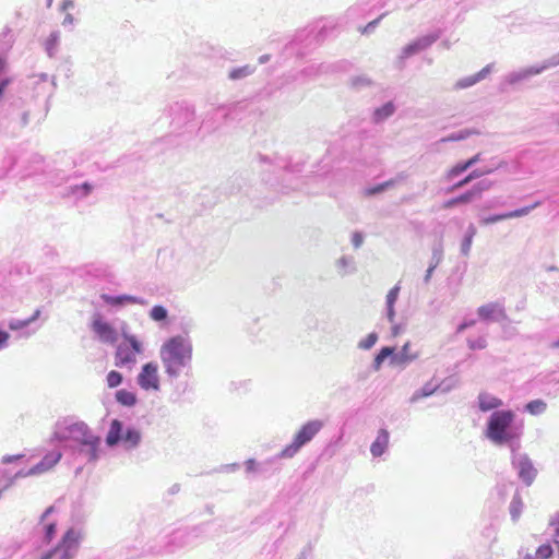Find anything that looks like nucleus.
I'll return each instance as SVG.
<instances>
[{
	"label": "nucleus",
	"mask_w": 559,
	"mask_h": 559,
	"mask_svg": "<svg viewBox=\"0 0 559 559\" xmlns=\"http://www.w3.org/2000/svg\"><path fill=\"white\" fill-rule=\"evenodd\" d=\"M485 435L495 445H507L510 451L520 450L523 423L516 421L512 409L495 411L487 419Z\"/></svg>",
	"instance_id": "f257e3e1"
},
{
	"label": "nucleus",
	"mask_w": 559,
	"mask_h": 559,
	"mask_svg": "<svg viewBox=\"0 0 559 559\" xmlns=\"http://www.w3.org/2000/svg\"><path fill=\"white\" fill-rule=\"evenodd\" d=\"M52 438L59 442H74L78 453L87 462L94 463L99 459L100 438L83 421L64 419L58 423Z\"/></svg>",
	"instance_id": "f03ea898"
},
{
	"label": "nucleus",
	"mask_w": 559,
	"mask_h": 559,
	"mask_svg": "<svg viewBox=\"0 0 559 559\" xmlns=\"http://www.w3.org/2000/svg\"><path fill=\"white\" fill-rule=\"evenodd\" d=\"M159 357L165 373L177 379L185 369L191 368L192 343L182 335L171 336L162 345Z\"/></svg>",
	"instance_id": "7ed1b4c3"
},
{
	"label": "nucleus",
	"mask_w": 559,
	"mask_h": 559,
	"mask_svg": "<svg viewBox=\"0 0 559 559\" xmlns=\"http://www.w3.org/2000/svg\"><path fill=\"white\" fill-rule=\"evenodd\" d=\"M142 441V432L132 425H124L119 419H112L106 435L105 442L107 447L115 448L119 444L126 451L135 450Z\"/></svg>",
	"instance_id": "20e7f679"
},
{
	"label": "nucleus",
	"mask_w": 559,
	"mask_h": 559,
	"mask_svg": "<svg viewBox=\"0 0 559 559\" xmlns=\"http://www.w3.org/2000/svg\"><path fill=\"white\" fill-rule=\"evenodd\" d=\"M84 533L81 528L70 527L59 543L44 552L39 559H74L79 552Z\"/></svg>",
	"instance_id": "39448f33"
},
{
	"label": "nucleus",
	"mask_w": 559,
	"mask_h": 559,
	"mask_svg": "<svg viewBox=\"0 0 559 559\" xmlns=\"http://www.w3.org/2000/svg\"><path fill=\"white\" fill-rule=\"evenodd\" d=\"M324 424L320 419H313L307 421L296 432L292 443L286 445L281 452L280 456L292 459L294 457L302 447L308 444L323 428Z\"/></svg>",
	"instance_id": "423d86ee"
},
{
	"label": "nucleus",
	"mask_w": 559,
	"mask_h": 559,
	"mask_svg": "<svg viewBox=\"0 0 559 559\" xmlns=\"http://www.w3.org/2000/svg\"><path fill=\"white\" fill-rule=\"evenodd\" d=\"M123 342H121L116 349L115 365L117 367L132 366L135 364V355L143 353V345L135 335L122 329L121 333Z\"/></svg>",
	"instance_id": "0eeeda50"
},
{
	"label": "nucleus",
	"mask_w": 559,
	"mask_h": 559,
	"mask_svg": "<svg viewBox=\"0 0 559 559\" xmlns=\"http://www.w3.org/2000/svg\"><path fill=\"white\" fill-rule=\"evenodd\" d=\"M510 452L511 465L516 471L518 477L523 484L531 486L537 476V469L534 467L532 460L526 453H521L520 450Z\"/></svg>",
	"instance_id": "6e6552de"
},
{
	"label": "nucleus",
	"mask_w": 559,
	"mask_h": 559,
	"mask_svg": "<svg viewBox=\"0 0 559 559\" xmlns=\"http://www.w3.org/2000/svg\"><path fill=\"white\" fill-rule=\"evenodd\" d=\"M201 533H203V526H194L190 530H178L174 532L166 546V552L171 554L179 548L191 545Z\"/></svg>",
	"instance_id": "1a4fd4ad"
},
{
	"label": "nucleus",
	"mask_w": 559,
	"mask_h": 559,
	"mask_svg": "<svg viewBox=\"0 0 559 559\" xmlns=\"http://www.w3.org/2000/svg\"><path fill=\"white\" fill-rule=\"evenodd\" d=\"M91 329L103 343L112 345L118 341L116 329L110 323L104 321L99 313L93 316Z\"/></svg>",
	"instance_id": "9d476101"
},
{
	"label": "nucleus",
	"mask_w": 559,
	"mask_h": 559,
	"mask_svg": "<svg viewBox=\"0 0 559 559\" xmlns=\"http://www.w3.org/2000/svg\"><path fill=\"white\" fill-rule=\"evenodd\" d=\"M283 459L280 453L269 457L262 462H257L254 459H248L245 462V469L248 475H271L280 471L278 466H275L278 460Z\"/></svg>",
	"instance_id": "9b49d317"
},
{
	"label": "nucleus",
	"mask_w": 559,
	"mask_h": 559,
	"mask_svg": "<svg viewBox=\"0 0 559 559\" xmlns=\"http://www.w3.org/2000/svg\"><path fill=\"white\" fill-rule=\"evenodd\" d=\"M171 123L176 128H181L193 121L195 112L193 106L187 102H177L169 107Z\"/></svg>",
	"instance_id": "f8f14e48"
},
{
	"label": "nucleus",
	"mask_w": 559,
	"mask_h": 559,
	"mask_svg": "<svg viewBox=\"0 0 559 559\" xmlns=\"http://www.w3.org/2000/svg\"><path fill=\"white\" fill-rule=\"evenodd\" d=\"M138 384L146 391L159 389L158 366L156 362L150 361L142 366L138 376Z\"/></svg>",
	"instance_id": "ddd939ff"
},
{
	"label": "nucleus",
	"mask_w": 559,
	"mask_h": 559,
	"mask_svg": "<svg viewBox=\"0 0 559 559\" xmlns=\"http://www.w3.org/2000/svg\"><path fill=\"white\" fill-rule=\"evenodd\" d=\"M540 204H542V202L537 201V202L533 203L532 205L523 206L521 209H516V210H513L510 212L498 213V214H492V215H489L486 217H480L479 222L481 225H491V224H495V223H498L501 221H506V219L523 217V216L530 214L533 210L538 207Z\"/></svg>",
	"instance_id": "4468645a"
},
{
	"label": "nucleus",
	"mask_w": 559,
	"mask_h": 559,
	"mask_svg": "<svg viewBox=\"0 0 559 559\" xmlns=\"http://www.w3.org/2000/svg\"><path fill=\"white\" fill-rule=\"evenodd\" d=\"M477 314L480 320L500 322L508 319L506 309L502 302L493 301L480 306L477 309Z\"/></svg>",
	"instance_id": "2eb2a0df"
},
{
	"label": "nucleus",
	"mask_w": 559,
	"mask_h": 559,
	"mask_svg": "<svg viewBox=\"0 0 559 559\" xmlns=\"http://www.w3.org/2000/svg\"><path fill=\"white\" fill-rule=\"evenodd\" d=\"M100 299L105 304L112 306V307H123L128 304L141 305V306L147 305V301L144 298L138 297V296H132V295H127V294L117 295V296L109 295V294H102Z\"/></svg>",
	"instance_id": "dca6fc26"
},
{
	"label": "nucleus",
	"mask_w": 559,
	"mask_h": 559,
	"mask_svg": "<svg viewBox=\"0 0 559 559\" xmlns=\"http://www.w3.org/2000/svg\"><path fill=\"white\" fill-rule=\"evenodd\" d=\"M40 316V310L37 309L29 318L21 320V319H11L8 322V326L12 331H20L21 337H29L32 334H34L37 330L35 329H28L29 325L35 322Z\"/></svg>",
	"instance_id": "f3484780"
},
{
	"label": "nucleus",
	"mask_w": 559,
	"mask_h": 559,
	"mask_svg": "<svg viewBox=\"0 0 559 559\" xmlns=\"http://www.w3.org/2000/svg\"><path fill=\"white\" fill-rule=\"evenodd\" d=\"M538 74H542V73H540V69L538 68L537 64L526 67V68L508 73L504 76L502 84L516 85V84H519L523 81H527L530 78H532L534 75H538Z\"/></svg>",
	"instance_id": "a211bd4d"
},
{
	"label": "nucleus",
	"mask_w": 559,
	"mask_h": 559,
	"mask_svg": "<svg viewBox=\"0 0 559 559\" xmlns=\"http://www.w3.org/2000/svg\"><path fill=\"white\" fill-rule=\"evenodd\" d=\"M390 433L382 428L378 431L374 441L371 443L370 453L373 457H380L385 453L389 447Z\"/></svg>",
	"instance_id": "6ab92c4d"
},
{
	"label": "nucleus",
	"mask_w": 559,
	"mask_h": 559,
	"mask_svg": "<svg viewBox=\"0 0 559 559\" xmlns=\"http://www.w3.org/2000/svg\"><path fill=\"white\" fill-rule=\"evenodd\" d=\"M503 406V401L499 397H496L487 392H481L478 394V407L481 412L489 411H500L499 408Z\"/></svg>",
	"instance_id": "aec40b11"
},
{
	"label": "nucleus",
	"mask_w": 559,
	"mask_h": 559,
	"mask_svg": "<svg viewBox=\"0 0 559 559\" xmlns=\"http://www.w3.org/2000/svg\"><path fill=\"white\" fill-rule=\"evenodd\" d=\"M400 292H401V286H400V283H397L389 290V293L386 294V297H385V316L390 323H394V320H395L394 306L399 298Z\"/></svg>",
	"instance_id": "412c9836"
},
{
	"label": "nucleus",
	"mask_w": 559,
	"mask_h": 559,
	"mask_svg": "<svg viewBox=\"0 0 559 559\" xmlns=\"http://www.w3.org/2000/svg\"><path fill=\"white\" fill-rule=\"evenodd\" d=\"M55 512V507L50 506L48 507L44 513L40 515L39 523L43 524V531H44V539L49 543L56 535L57 532V523L53 522H47V518Z\"/></svg>",
	"instance_id": "4be33fe9"
},
{
	"label": "nucleus",
	"mask_w": 559,
	"mask_h": 559,
	"mask_svg": "<svg viewBox=\"0 0 559 559\" xmlns=\"http://www.w3.org/2000/svg\"><path fill=\"white\" fill-rule=\"evenodd\" d=\"M477 234V228L473 223H469L463 234L461 243H460V253L463 257H468L471 253L472 245L474 237Z\"/></svg>",
	"instance_id": "5701e85b"
},
{
	"label": "nucleus",
	"mask_w": 559,
	"mask_h": 559,
	"mask_svg": "<svg viewBox=\"0 0 559 559\" xmlns=\"http://www.w3.org/2000/svg\"><path fill=\"white\" fill-rule=\"evenodd\" d=\"M417 358V354L409 353V344L406 343L403 345L399 353L392 354L391 364L396 366H406L409 362L414 361Z\"/></svg>",
	"instance_id": "b1692460"
},
{
	"label": "nucleus",
	"mask_w": 559,
	"mask_h": 559,
	"mask_svg": "<svg viewBox=\"0 0 559 559\" xmlns=\"http://www.w3.org/2000/svg\"><path fill=\"white\" fill-rule=\"evenodd\" d=\"M405 178H406V176L404 174H400V175H397L396 178H392L384 182L378 183L373 187L367 188L365 193L368 197L377 195V194L382 193V192L386 191L388 189L394 187L397 182L404 180Z\"/></svg>",
	"instance_id": "393cba45"
},
{
	"label": "nucleus",
	"mask_w": 559,
	"mask_h": 559,
	"mask_svg": "<svg viewBox=\"0 0 559 559\" xmlns=\"http://www.w3.org/2000/svg\"><path fill=\"white\" fill-rule=\"evenodd\" d=\"M441 35L442 31L436 29L429 34L423 35L414 39L413 41L415 43L417 49H419V51L421 52L431 47L441 37Z\"/></svg>",
	"instance_id": "a878e982"
},
{
	"label": "nucleus",
	"mask_w": 559,
	"mask_h": 559,
	"mask_svg": "<svg viewBox=\"0 0 559 559\" xmlns=\"http://www.w3.org/2000/svg\"><path fill=\"white\" fill-rule=\"evenodd\" d=\"M396 110V107L393 102H386L382 106L374 109L372 115V121L374 123H381L382 121L386 120L389 117H391Z\"/></svg>",
	"instance_id": "bb28decb"
},
{
	"label": "nucleus",
	"mask_w": 559,
	"mask_h": 559,
	"mask_svg": "<svg viewBox=\"0 0 559 559\" xmlns=\"http://www.w3.org/2000/svg\"><path fill=\"white\" fill-rule=\"evenodd\" d=\"M60 32L53 31L45 41V51L49 58L56 57L60 45Z\"/></svg>",
	"instance_id": "cd10ccee"
},
{
	"label": "nucleus",
	"mask_w": 559,
	"mask_h": 559,
	"mask_svg": "<svg viewBox=\"0 0 559 559\" xmlns=\"http://www.w3.org/2000/svg\"><path fill=\"white\" fill-rule=\"evenodd\" d=\"M439 390L438 384L432 383V381H429L425 383L420 389L416 390L412 397L411 402L416 403L420 399L431 396L433 393H436Z\"/></svg>",
	"instance_id": "c85d7f7f"
},
{
	"label": "nucleus",
	"mask_w": 559,
	"mask_h": 559,
	"mask_svg": "<svg viewBox=\"0 0 559 559\" xmlns=\"http://www.w3.org/2000/svg\"><path fill=\"white\" fill-rule=\"evenodd\" d=\"M523 508H524V504H523L522 498H521L519 491H516L514 493V496L510 502V507H509L510 516L513 522H516L520 519Z\"/></svg>",
	"instance_id": "c756f323"
},
{
	"label": "nucleus",
	"mask_w": 559,
	"mask_h": 559,
	"mask_svg": "<svg viewBox=\"0 0 559 559\" xmlns=\"http://www.w3.org/2000/svg\"><path fill=\"white\" fill-rule=\"evenodd\" d=\"M547 409V403L544 400L536 399L525 404L524 411L533 416H539Z\"/></svg>",
	"instance_id": "7c9ffc66"
},
{
	"label": "nucleus",
	"mask_w": 559,
	"mask_h": 559,
	"mask_svg": "<svg viewBox=\"0 0 559 559\" xmlns=\"http://www.w3.org/2000/svg\"><path fill=\"white\" fill-rule=\"evenodd\" d=\"M480 132L476 129H463L457 132H453L449 134L448 136H444L440 140V142H456V141H463L469 138L474 134H479Z\"/></svg>",
	"instance_id": "2f4dec72"
},
{
	"label": "nucleus",
	"mask_w": 559,
	"mask_h": 559,
	"mask_svg": "<svg viewBox=\"0 0 559 559\" xmlns=\"http://www.w3.org/2000/svg\"><path fill=\"white\" fill-rule=\"evenodd\" d=\"M116 401L123 406L132 407L136 404V395L133 392L121 389L116 392Z\"/></svg>",
	"instance_id": "473e14b6"
},
{
	"label": "nucleus",
	"mask_w": 559,
	"mask_h": 559,
	"mask_svg": "<svg viewBox=\"0 0 559 559\" xmlns=\"http://www.w3.org/2000/svg\"><path fill=\"white\" fill-rule=\"evenodd\" d=\"M392 354H393V348L390 347V346H384L382 347L379 353L376 355L373 361H372V369L374 371H378L380 370L382 364L384 362L385 359L390 358L392 359Z\"/></svg>",
	"instance_id": "72a5a7b5"
},
{
	"label": "nucleus",
	"mask_w": 559,
	"mask_h": 559,
	"mask_svg": "<svg viewBox=\"0 0 559 559\" xmlns=\"http://www.w3.org/2000/svg\"><path fill=\"white\" fill-rule=\"evenodd\" d=\"M255 68L249 64L231 69L228 73V79L233 81L245 79L254 72Z\"/></svg>",
	"instance_id": "f704fd0d"
},
{
	"label": "nucleus",
	"mask_w": 559,
	"mask_h": 559,
	"mask_svg": "<svg viewBox=\"0 0 559 559\" xmlns=\"http://www.w3.org/2000/svg\"><path fill=\"white\" fill-rule=\"evenodd\" d=\"M473 201V198L469 193V191H465L464 193L457 195V197H454V198H451L449 200H447L444 203H443V207L444 209H452L459 204H466V203H469Z\"/></svg>",
	"instance_id": "c9c22d12"
},
{
	"label": "nucleus",
	"mask_w": 559,
	"mask_h": 559,
	"mask_svg": "<svg viewBox=\"0 0 559 559\" xmlns=\"http://www.w3.org/2000/svg\"><path fill=\"white\" fill-rule=\"evenodd\" d=\"M337 267L340 269V273L342 276L353 273L355 271V261L354 258L343 255L337 261Z\"/></svg>",
	"instance_id": "e433bc0d"
},
{
	"label": "nucleus",
	"mask_w": 559,
	"mask_h": 559,
	"mask_svg": "<svg viewBox=\"0 0 559 559\" xmlns=\"http://www.w3.org/2000/svg\"><path fill=\"white\" fill-rule=\"evenodd\" d=\"M50 468L47 466L46 463H44L43 459L35 464L33 467H31L27 472L20 471L16 473V477H25V476H33V475H40L43 473L48 472Z\"/></svg>",
	"instance_id": "4c0bfd02"
},
{
	"label": "nucleus",
	"mask_w": 559,
	"mask_h": 559,
	"mask_svg": "<svg viewBox=\"0 0 559 559\" xmlns=\"http://www.w3.org/2000/svg\"><path fill=\"white\" fill-rule=\"evenodd\" d=\"M492 187V182L489 180H480L472 186V188L468 190L473 200L475 198H480L481 194L486 191H488Z\"/></svg>",
	"instance_id": "58836bf2"
},
{
	"label": "nucleus",
	"mask_w": 559,
	"mask_h": 559,
	"mask_svg": "<svg viewBox=\"0 0 559 559\" xmlns=\"http://www.w3.org/2000/svg\"><path fill=\"white\" fill-rule=\"evenodd\" d=\"M468 168L467 164L465 160L463 162H459L457 164H455L453 167H451L447 174H445V179L447 180H453L454 178H456L457 176H460L461 174H463L464 171H466Z\"/></svg>",
	"instance_id": "ea45409f"
},
{
	"label": "nucleus",
	"mask_w": 559,
	"mask_h": 559,
	"mask_svg": "<svg viewBox=\"0 0 559 559\" xmlns=\"http://www.w3.org/2000/svg\"><path fill=\"white\" fill-rule=\"evenodd\" d=\"M150 318L156 322H163L168 318V310L162 305H156L151 309Z\"/></svg>",
	"instance_id": "a19ab883"
},
{
	"label": "nucleus",
	"mask_w": 559,
	"mask_h": 559,
	"mask_svg": "<svg viewBox=\"0 0 559 559\" xmlns=\"http://www.w3.org/2000/svg\"><path fill=\"white\" fill-rule=\"evenodd\" d=\"M371 85V81L366 75H358L350 79V86L357 91Z\"/></svg>",
	"instance_id": "79ce46f5"
},
{
	"label": "nucleus",
	"mask_w": 559,
	"mask_h": 559,
	"mask_svg": "<svg viewBox=\"0 0 559 559\" xmlns=\"http://www.w3.org/2000/svg\"><path fill=\"white\" fill-rule=\"evenodd\" d=\"M378 341V334L376 332L369 333L364 340L359 341L358 348L360 349H370L372 348Z\"/></svg>",
	"instance_id": "37998d69"
},
{
	"label": "nucleus",
	"mask_w": 559,
	"mask_h": 559,
	"mask_svg": "<svg viewBox=\"0 0 559 559\" xmlns=\"http://www.w3.org/2000/svg\"><path fill=\"white\" fill-rule=\"evenodd\" d=\"M499 166L476 168V169H473L466 177L469 180V182H472L475 179H478V178H480L483 176L491 174Z\"/></svg>",
	"instance_id": "c03bdc74"
},
{
	"label": "nucleus",
	"mask_w": 559,
	"mask_h": 559,
	"mask_svg": "<svg viewBox=\"0 0 559 559\" xmlns=\"http://www.w3.org/2000/svg\"><path fill=\"white\" fill-rule=\"evenodd\" d=\"M540 69V73L545 72L548 69L555 68L559 66V52L556 55H552L548 59H545L543 62L537 64Z\"/></svg>",
	"instance_id": "a18cd8bd"
},
{
	"label": "nucleus",
	"mask_w": 559,
	"mask_h": 559,
	"mask_svg": "<svg viewBox=\"0 0 559 559\" xmlns=\"http://www.w3.org/2000/svg\"><path fill=\"white\" fill-rule=\"evenodd\" d=\"M554 554V548L551 547L550 544H544V545H540L536 551H535V557L536 559H548L552 556Z\"/></svg>",
	"instance_id": "49530a36"
},
{
	"label": "nucleus",
	"mask_w": 559,
	"mask_h": 559,
	"mask_svg": "<svg viewBox=\"0 0 559 559\" xmlns=\"http://www.w3.org/2000/svg\"><path fill=\"white\" fill-rule=\"evenodd\" d=\"M123 377L119 371L111 370L107 374V384L109 388H117L122 383Z\"/></svg>",
	"instance_id": "de8ad7c7"
},
{
	"label": "nucleus",
	"mask_w": 559,
	"mask_h": 559,
	"mask_svg": "<svg viewBox=\"0 0 559 559\" xmlns=\"http://www.w3.org/2000/svg\"><path fill=\"white\" fill-rule=\"evenodd\" d=\"M61 457L62 454L60 451H51L43 457V461L51 469L61 460Z\"/></svg>",
	"instance_id": "09e8293b"
},
{
	"label": "nucleus",
	"mask_w": 559,
	"mask_h": 559,
	"mask_svg": "<svg viewBox=\"0 0 559 559\" xmlns=\"http://www.w3.org/2000/svg\"><path fill=\"white\" fill-rule=\"evenodd\" d=\"M92 185L88 182H84L73 188V194L76 195L78 198H85L92 192Z\"/></svg>",
	"instance_id": "8fccbe9b"
},
{
	"label": "nucleus",
	"mask_w": 559,
	"mask_h": 559,
	"mask_svg": "<svg viewBox=\"0 0 559 559\" xmlns=\"http://www.w3.org/2000/svg\"><path fill=\"white\" fill-rule=\"evenodd\" d=\"M467 346L473 349H484L487 347V340L485 336H478L477 338H467Z\"/></svg>",
	"instance_id": "3c124183"
},
{
	"label": "nucleus",
	"mask_w": 559,
	"mask_h": 559,
	"mask_svg": "<svg viewBox=\"0 0 559 559\" xmlns=\"http://www.w3.org/2000/svg\"><path fill=\"white\" fill-rule=\"evenodd\" d=\"M443 259V247L442 243H438L432 248L431 262L438 266Z\"/></svg>",
	"instance_id": "603ef678"
},
{
	"label": "nucleus",
	"mask_w": 559,
	"mask_h": 559,
	"mask_svg": "<svg viewBox=\"0 0 559 559\" xmlns=\"http://www.w3.org/2000/svg\"><path fill=\"white\" fill-rule=\"evenodd\" d=\"M478 83L476 74L463 78L455 84L456 88H467Z\"/></svg>",
	"instance_id": "864d4df0"
},
{
	"label": "nucleus",
	"mask_w": 559,
	"mask_h": 559,
	"mask_svg": "<svg viewBox=\"0 0 559 559\" xmlns=\"http://www.w3.org/2000/svg\"><path fill=\"white\" fill-rule=\"evenodd\" d=\"M419 49H417L416 45L414 41H411L409 44H407L403 49H402V52H401V56L400 58L403 60V59H407L416 53H419Z\"/></svg>",
	"instance_id": "5fc2aeb1"
},
{
	"label": "nucleus",
	"mask_w": 559,
	"mask_h": 559,
	"mask_svg": "<svg viewBox=\"0 0 559 559\" xmlns=\"http://www.w3.org/2000/svg\"><path fill=\"white\" fill-rule=\"evenodd\" d=\"M240 465L238 463H230V464H224L219 467L215 468L214 472L216 473H234L238 471Z\"/></svg>",
	"instance_id": "6e6d98bb"
},
{
	"label": "nucleus",
	"mask_w": 559,
	"mask_h": 559,
	"mask_svg": "<svg viewBox=\"0 0 559 559\" xmlns=\"http://www.w3.org/2000/svg\"><path fill=\"white\" fill-rule=\"evenodd\" d=\"M455 385V380L450 378V379H445L444 381H442L441 383L438 384L439 386V390L441 393H447L449 391H451Z\"/></svg>",
	"instance_id": "4d7b16f0"
},
{
	"label": "nucleus",
	"mask_w": 559,
	"mask_h": 559,
	"mask_svg": "<svg viewBox=\"0 0 559 559\" xmlns=\"http://www.w3.org/2000/svg\"><path fill=\"white\" fill-rule=\"evenodd\" d=\"M312 550H313V546L311 543H308L302 549L301 551L297 555V557L295 559H308L311 554H312Z\"/></svg>",
	"instance_id": "13d9d810"
},
{
	"label": "nucleus",
	"mask_w": 559,
	"mask_h": 559,
	"mask_svg": "<svg viewBox=\"0 0 559 559\" xmlns=\"http://www.w3.org/2000/svg\"><path fill=\"white\" fill-rule=\"evenodd\" d=\"M362 242H364L362 234L359 231H355L352 236V243H353L354 248H356V249L360 248Z\"/></svg>",
	"instance_id": "bf43d9fd"
},
{
	"label": "nucleus",
	"mask_w": 559,
	"mask_h": 559,
	"mask_svg": "<svg viewBox=\"0 0 559 559\" xmlns=\"http://www.w3.org/2000/svg\"><path fill=\"white\" fill-rule=\"evenodd\" d=\"M322 66H314V64H311L307 68H305L302 70V73L306 74V75H309V76H312V75H318L320 70H321Z\"/></svg>",
	"instance_id": "052dcab7"
},
{
	"label": "nucleus",
	"mask_w": 559,
	"mask_h": 559,
	"mask_svg": "<svg viewBox=\"0 0 559 559\" xmlns=\"http://www.w3.org/2000/svg\"><path fill=\"white\" fill-rule=\"evenodd\" d=\"M493 63L487 64L485 68H483L479 72L476 73L478 82L484 80L492 70Z\"/></svg>",
	"instance_id": "680f3d73"
},
{
	"label": "nucleus",
	"mask_w": 559,
	"mask_h": 559,
	"mask_svg": "<svg viewBox=\"0 0 559 559\" xmlns=\"http://www.w3.org/2000/svg\"><path fill=\"white\" fill-rule=\"evenodd\" d=\"M382 15L379 16L378 19L369 22L362 29V34H370L371 32H373V29L377 27V25L379 24L380 20H381Z\"/></svg>",
	"instance_id": "e2e57ef3"
},
{
	"label": "nucleus",
	"mask_w": 559,
	"mask_h": 559,
	"mask_svg": "<svg viewBox=\"0 0 559 559\" xmlns=\"http://www.w3.org/2000/svg\"><path fill=\"white\" fill-rule=\"evenodd\" d=\"M475 324V320H464L462 323H460L456 328V333L460 334L464 332L466 329L473 326Z\"/></svg>",
	"instance_id": "0e129e2a"
},
{
	"label": "nucleus",
	"mask_w": 559,
	"mask_h": 559,
	"mask_svg": "<svg viewBox=\"0 0 559 559\" xmlns=\"http://www.w3.org/2000/svg\"><path fill=\"white\" fill-rule=\"evenodd\" d=\"M469 183V180L467 179V177L465 176L462 180L455 182L453 186H451L449 189H448V192H453L455 190H459L465 186H467Z\"/></svg>",
	"instance_id": "69168bd1"
},
{
	"label": "nucleus",
	"mask_w": 559,
	"mask_h": 559,
	"mask_svg": "<svg viewBox=\"0 0 559 559\" xmlns=\"http://www.w3.org/2000/svg\"><path fill=\"white\" fill-rule=\"evenodd\" d=\"M10 334L7 331L0 330V350L8 346Z\"/></svg>",
	"instance_id": "338daca9"
},
{
	"label": "nucleus",
	"mask_w": 559,
	"mask_h": 559,
	"mask_svg": "<svg viewBox=\"0 0 559 559\" xmlns=\"http://www.w3.org/2000/svg\"><path fill=\"white\" fill-rule=\"evenodd\" d=\"M480 160H481V153H477L474 156H472L471 158L466 159L465 162H466L468 168H472Z\"/></svg>",
	"instance_id": "774afa93"
}]
</instances>
